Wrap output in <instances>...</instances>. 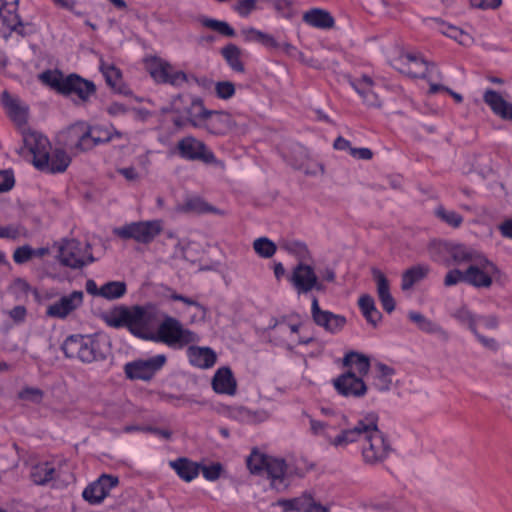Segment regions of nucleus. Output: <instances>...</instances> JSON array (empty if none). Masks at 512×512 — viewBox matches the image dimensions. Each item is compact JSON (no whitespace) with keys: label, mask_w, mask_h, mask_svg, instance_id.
Wrapping results in <instances>:
<instances>
[{"label":"nucleus","mask_w":512,"mask_h":512,"mask_svg":"<svg viewBox=\"0 0 512 512\" xmlns=\"http://www.w3.org/2000/svg\"><path fill=\"white\" fill-rule=\"evenodd\" d=\"M60 262L71 268H81L93 262L90 246L75 239H65L59 245Z\"/></svg>","instance_id":"9"},{"label":"nucleus","mask_w":512,"mask_h":512,"mask_svg":"<svg viewBox=\"0 0 512 512\" xmlns=\"http://www.w3.org/2000/svg\"><path fill=\"white\" fill-rule=\"evenodd\" d=\"M211 384L217 394L234 396L237 392V381L232 370L227 366L216 370Z\"/></svg>","instance_id":"26"},{"label":"nucleus","mask_w":512,"mask_h":512,"mask_svg":"<svg viewBox=\"0 0 512 512\" xmlns=\"http://www.w3.org/2000/svg\"><path fill=\"white\" fill-rule=\"evenodd\" d=\"M302 19L307 25L322 30L330 29L335 24L330 12L321 8H312L306 11Z\"/></svg>","instance_id":"34"},{"label":"nucleus","mask_w":512,"mask_h":512,"mask_svg":"<svg viewBox=\"0 0 512 512\" xmlns=\"http://www.w3.org/2000/svg\"><path fill=\"white\" fill-rule=\"evenodd\" d=\"M43 396V391L36 387H25L18 393L19 399L34 404H39Z\"/></svg>","instance_id":"52"},{"label":"nucleus","mask_w":512,"mask_h":512,"mask_svg":"<svg viewBox=\"0 0 512 512\" xmlns=\"http://www.w3.org/2000/svg\"><path fill=\"white\" fill-rule=\"evenodd\" d=\"M125 313H128V308H120L115 310L110 314V316L107 318V322L112 327H128V320L126 319Z\"/></svg>","instance_id":"56"},{"label":"nucleus","mask_w":512,"mask_h":512,"mask_svg":"<svg viewBox=\"0 0 512 512\" xmlns=\"http://www.w3.org/2000/svg\"><path fill=\"white\" fill-rule=\"evenodd\" d=\"M125 315L128 320V328L135 336L163 343L168 347L182 346L195 337L189 328H186L178 319L171 316H166L155 331L151 330L152 316L145 307L135 306L128 309V313H125Z\"/></svg>","instance_id":"1"},{"label":"nucleus","mask_w":512,"mask_h":512,"mask_svg":"<svg viewBox=\"0 0 512 512\" xmlns=\"http://www.w3.org/2000/svg\"><path fill=\"white\" fill-rule=\"evenodd\" d=\"M145 67L157 83L181 87L189 81V76L184 71L174 69L168 61L160 57L146 58Z\"/></svg>","instance_id":"8"},{"label":"nucleus","mask_w":512,"mask_h":512,"mask_svg":"<svg viewBox=\"0 0 512 512\" xmlns=\"http://www.w3.org/2000/svg\"><path fill=\"white\" fill-rule=\"evenodd\" d=\"M66 357L91 363L100 358L98 342L90 335H71L62 345Z\"/></svg>","instance_id":"7"},{"label":"nucleus","mask_w":512,"mask_h":512,"mask_svg":"<svg viewBox=\"0 0 512 512\" xmlns=\"http://www.w3.org/2000/svg\"><path fill=\"white\" fill-rule=\"evenodd\" d=\"M92 135L95 142L100 145L111 141L114 138H122L123 133L118 131L114 126L90 125Z\"/></svg>","instance_id":"41"},{"label":"nucleus","mask_w":512,"mask_h":512,"mask_svg":"<svg viewBox=\"0 0 512 512\" xmlns=\"http://www.w3.org/2000/svg\"><path fill=\"white\" fill-rule=\"evenodd\" d=\"M350 84L366 105L380 107L381 102L373 91L374 82L371 77L363 75L361 78L351 80Z\"/></svg>","instance_id":"29"},{"label":"nucleus","mask_w":512,"mask_h":512,"mask_svg":"<svg viewBox=\"0 0 512 512\" xmlns=\"http://www.w3.org/2000/svg\"><path fill=\"white\" fill-rule=\"evenodd\" d=\"M372 275L377 285V294L383 309L391 313L395 309V300L390 293V285L385 275L378 269L372 270Z\"/></svg>","instance_id":"32"},{"label":"nucleus","mask_w":512,"mask_h":512,"mask_svg":"<svg viewBox=\"0 0 512 512\" xmlns=\"http://www.w3.org/2000/svg\"><path fill=\"white\" fill-rule=\"evenodd\" d=\"M45 160L47 164L39 165L37 169L49 173H62L71 163V157L61 148L49 150V153L44 158V161Z\"/></svg>","instance_id":"28"},{"label":"nucleus","mask_w":512,"mask_h":512,"mask_svg":"<svg viewBox=\"0 0 512 512\" xmlns=\"http://www.w3.org/2000/svg\"><path fill=\"white\" fill-rule=\"evenodd\" d=\"M119 484L117 476L102 474L97 480L90 483L82 492V497L91 505L102 503L111 490Z\"/></svg>","instance_id":"15"},{"label":"nucleus","mask_w":512,"mask_h":512,"mask_svg":"<svg viewBox=\"0 0 512 512\" xmlns=\"http://www.w3.org/2000/svg\"><path fill=\"white\" fill-rule=\"evenodd\" d=\"M439 30L442 34L446 35L449 38L455 39L459 43L463 42V37L465 36L464 33L459 30L457 27L448 25L444 22L440 23Z\"/></svg>","instance_id":"60"},{"label":"nucleus","mask_w":512,"mask_h":512,"mask_svg":"<svg viewBox=\"0 0 512 512\" xmlns=\"http://www.w3.org/2000/svg\"><path fill=\"white\" fill-rule=\"evenodd\" d=\"M359 446L363 461L370 465L383 462L391 451L389 442L378 428V415L374 412L368 413L367 429Z\"/></svg>","instance_id":"3"},{"label":"nucleus","mask_w":512,"mask_h":512,"mask_svg":"<svg viewBox=\"0 0 512 512\" xmlns=\"http://www.w3.org/2000/svg\"><path fill=\"white\" fill-rule=\"evenodd\" d=\"M127 292L124 281H109L101 286V298L112 301L123 297Z\"/></svg>","instance_id":"43"},{"label":"nucleus","mask_w":512,"mask_h":512,"mask_svg":"<svg viewBox=\"0 0 512 512\" xmlns=\"http://www.w3.org/2000/svg\"><path fill=\"white\" fill-rule=\"evenodd\" d=\"M309 501V494L304 493L299 497L292 499H280L276 502V505L283 508L284 512H303L304 506Z\"/></svg>","instance_id":"49"},{"label":"nucleus","mask_w":512,"mask_h":512,"mask_svg":"<svg viewBox=\"0 0 512 512\" xmlns=\"http://www.w3.org/2000/svg\"><path fill=\"white\" fill-rule=\"evenodd\" d=\"M255 253L262 258H271L277 251L276 244L268 237H259L253 241Z\"/></svg>","instance_id":"48"},{"label":"nucleus","mask_w":512,"mask_h":512,"mask_svg":"<svg viewBox=\"0 0 512 512\" xmlns=\"http://www.w3.org/2000/svg\"><path fill=\"white\" fill-rule=\"evenodd\" d=\"M187 116L193 127L204 129L211 134H224L229 129L228 116L222 112L206 109L200 99L192 101L187 109Z\"/></svg>","instance_id":"4"},{"label":"nucleus","mask_w":512,"mask_h":512,"mask_svg":"<svg viewBox=\"0 0 512 512\" xmlns=\"http://www.w3.org/2000/svg\"><path fill=\"white\" fill-rule=\"evenodd\" d=\"M290 281L298 294H306L313 289H321L314 269L306 264H298L290 277Z\"/></svg>","instance_id":"19"},{"label":"nucleus","mask_w":512,"mask_h":512,"mask_svg":"<svg viewBox=\"0 0 512 512\" xmlns=\"http://www.w3.org/2000/svg\"><path fill=\"white\" fill-rule=\"evenodd\" d=\"M42 83L63 94L66 77L59 70H46L39 75Z\"/></svg>","instance_id":"44"},{"label":"nucleus","mask_w":512,"mask_h":512,"mask_svg":"<svg viewBox=\"0 0 512 512\" xmlns=\"http://www.w3.org/2000/svg\"><path fill=\"white\" fill-rule=\"evenodd\" d=\"M55 475V468L51 463L44 462L34 465L31 469V479L37 485H44L51 481Z\"/></svg>","instance_id":"40"},{"label":"nucleus","mask_w":512,"mask_h":512,"mask_svg":"<svg viewBox=\"0 0 512 512\" xmlns=\"http://www.w3.org/2000/svg\"><path fill=\"white\" fill-rule=\"evenodd\" d=\"M368 413L363 415L353 428L343 429L335 437H329V444L335 448H345L349 444L359 443L367 429Z\"/></svg>","instance_id":"21"},{"label":"nucleus","mask_w":512,"mask_h":512,"mask_svg":"<svg viewBox=\"0 0 512 512\" xmlns=\"http://www.w3.org/2000/svg\"><path fill=\"white\" fill-rule=\"evenodd\" d=\"M264 475L276 490H284L288 486V466L284 459L270 456L264 470Z\"/></svg>","instance_id":"22"},{"label":"nucleus","mask_w":512,"mask_h":512,"mask_svg":"<svg viewBox=\"0 0 512 512\" xmlns=\"http://www.w3.org/2000/svg\"><path fill=\"white\" fill-rule=\"evenodd\" d=\"M32 247L23 245L18 247L13 253V260L17 264H24L32 258Z\"/></svg>","instance_id":"59"},{"label":"nucleus","mask_w":512,"mask_h":512,"mask_svg":"<svg viewBox=\"0 0 512 512\" xmlns=\"http://www.w3.org/2000/svg\"><path fill=\"white\" fill-rule=\"evenodd\" d=\"M311 316L314 323L330 334L339 333L346 325V318L320 308L318 299L312 298Z\"/></svg>","instance_id":"16"},{"label":"nucleus","mask_w":512,"mask_h":512,"mask_svg":"<svg viewBox=\"0 0 512 512\" xmlns=\"http://www.w3.org/2000/svg\"><path fill=\"white\" fill-rule=\"evenodd\" d=\"M190 332L194 334V339L187 344L179 347H171L175 350H181L186 348V357L188 363L197 369L208 370L212 368L217 362V353L208 346H198L201 337L198 333L190 329Z\"/></svg>","instance_id":"10"},{"label":"nucleus","mask_w":512,"mask_h":512,"mask_svg":"<svg viewBox=\"0 0 512 512\" xmlns=\"http://www.w3.org/2000/svg\"><path fill=\"white\" fill-rule=\"evenodd\" d=\"M335 390L344 397L359 398L366 394L367 386L363 377L347 371L333 380Z\"/></svg>","instance_id":"18"},{"label":"nucleus","mask_w":512,"mask_h":512,"mask_svg":"<svg viewBox=\"0 0 512 512\" xmlns=\"http://www.w3.org/2000/svg\"><path fill=\"white\" fill-rule=\"evenodd\" d=\"M164 354H157L145 359H137L125 365V373L129 379L148 381L161 370L166 363Z\"/></svg>","instance_id":"13"},{"label":"nucleus","mask_w":512,"mask_h":512,"mask_svg":"<svg viewBox=\"0 0 512 512\" xmlns=\"http://www.w3.org/2000/svg\"><path fill=\"white\" fill-rule=\"evenodd\" d=\"M25 148L31 153L33 165L38 168L39 165L47 164L44 158L51 150L49 139L42 133L28 130L23 133Z\"/></svg>","instance_id":"17"},{"label":"nucleus","mask_w":512,"mask_h":512,"mask_svg":"<svg viewBox=\"0 0 512 512\" xmlns=\"http://www.w3.org/2000/svg\"><path fill=\"white\" fill-rule=\"evenodd\" d=\"M393 66L407 76L426 78L430 64L419 54L407 53L395 60Z\"/></svg>","instance_id":"20"},{"label":"nucleus","mask_w":512,"mask_h":512,"mask_svg":"<svg viewBox=\"0 0 512 512\" xmlns=\"http://www.w3.org/2000/svg\"><path fill=\"white\" fill-rule=\"evenodd\" d=\"M169 466L175 471L177 476L185 481L192 482L200 474L201 464L194 462L186 457H179L169 462Z\"/></svg>","instance_id":"30"},{"label":"nucleus","mask_w":512,"mask_h":512,"mask_svg":"<svg viewBox=\"0 0 512 512\" xmlns=\"http://www.w3.org/2000/svg\"><path fill=\"white\" fill-rule=\"evenodd\" d=\"M163 229L164 223L161 219H152L126 223L114 228L113 233L123 240L148 245L162 233Z\"/></svg>","instance_id":"5"},{"label":"nucleus","mask_w":512,"mask_h":512,"mask_svg":"<svg viewBox=\"0 0 512 512\" xmlns=\"http://www.w3.org/2000/svg\"><path fill=\"white\" fill-rule=\"evenodd\" d=\"M2 103L8 115L15 123L21 125L26 122L27 109L20 104L18 99L4 92L2 95Z\"/></svg>","instance_id":"37"},{"label":"nucleus","mask_w":512,"mask_h":512,"mask_svg":"<svg viewBox=\"0 0 512 512\" xmlns=\"http://www.w3.org/2000/svg\"><path fill=\"white\" fill-rule=\"evenodd\" d=\"M200 23L223 36L232 37L235 35L234 29L225 21L209 18V17H201Z\"/></svg>","instance_id":"47"},{"label":"nucleus","mask_w":512,"mask_h":512,"mask_svg":"<svg viewBox=\"0 0 512 512\" xmlns=\"http://www.w3.org/2000/svg\"><path fill=\"white\" fill-rule=\"evenodd\" d=\"M241 34L246 42L259 43L270 49H277L280 46L273 35L262 32L253 27L242 29Z\"/></svg>","instance_id":"38"},{"label":"nucleus","mask_w":512,"mask_h":512,"mask_svg":"<svg viewBox=\"0 0 512 512\" xmlns=\"http://www.w3.org/2000/svg\"><path fill=\"white\" fill-rule=\"evenodd\" d=\"M177 149L183 159L201 161L205 164H215L221 168L224 167L223 162L215 157L206 144L195 137L188 136L181 139L177 144Z\"/></svg>","instance_id":"12"},{"label":"nucleus","mask_w":512,"mask_h":512,"mask_svg":"<svg viewBox=\"0 0 512 512\" xmlns=\"http://www.w3.org/2000/svg\"><path fill=\"white\" fill-rule=\"evenodd\" d=\"M8 314L15 322H23L26 318L27 310L24 306L18 305L13 307Z\"/></svg>","instance_id":"64"},{"label":"nucleus","mask_w":512,"mask_h":512,"mask_svg":"<svg viewBox=\"0 0 512 512\" xmlns=\"http://www.w3.org/2000/svg\"><path fill=\"white\" fill-rule=\"evenodd\" d=\"M269 457V455H266L257 449H253L247 458V467L249 471L255 475H264V470Z\"/></svg>","instance_id":"46"},{"label":"nucleus","mask_w":512,"mask_h":512,"mask_svg":"<svg viewBox=\"0 0 512 512\" xmlns=\"http://www.w3.org/2000/svg\"><path fill=\"white\" fill-rule=\"evenodd\" d=\"M256 9V0H239L234 10L241 17H248Z\"/></svg>","instance_id":"57"},{"label":"nucleus","mask_w":512,"mask_h":512,"mask_svg":"<svg viewBox=\"0 0 512 512\" xmlns=\"http://www.w3.org/2000/svg\"><path fill=\"white\" fill-rule=\"evenodd\" d=\"M497 273L494 263L482 256L465 270L466 283L476 288H488Z\"/></svg>","instance_id":"14"},{"label":"nucleus","mask_w":512,"mask_h":512,"mask_svg":"<svg viewBox=\"0 0 512 512\" xmlns=\"http://www.w3.org/2000/svg\"><path fill=\"white\" fill-rule=\"evenodd\" d=\"M395 371L392 367L378 363L373 368V385L379 391H387L392 385Z\"/></svg>","instance_id":"36"},{"label":"nucleus","mask_w":512,"mask_h":512,"mask_svg":"<svg viewBox=\"0 0 512 512\" xmlns=\"http://www.w3.org/2000/svg\"><path fill=\"white\" fill-rule=\"evenodd\" d=\"M225 414L229 418L247 424L261 423L269 418V414L265 410L252 411L243 406L229 407Z\"/></svg>","instance_id":"31"},{"label":"nucleus","mask_w":512,"mask_h":512,"mask_svg":"<svg viewBox=\"0 0 512 512\" xmlns=\"http://www.w3.org/2000/svg\"><path fill=\"white\" fill-rule=\"evenodd\" d=\"M0 37L8 39L13 32L23 34L21 28L23 24L19 15L16 12V4H9L7 2L0 5Z\"/></svg>","instance_id":"23"},{"label":"nucleus","mask_w":512,"mask_h":512,"mask_svg":"<svg viewBox=\"0 0 512 512\" xmlns=\"http://www.w3.org/2000/svg\"><path fill=\"white\" fill-rule=\"evenodd\" d=\"M84 303V292L73 290L60 295L56 300L49 303L45 315L49 318L65 320L75 314Z\"/></svg>","instance_id":"11"},{"label":"nucleus","mask_w":512,"mask_h":512,"mask_svg":"<svg viewBox=\"0 0 512 512\" xmlns=\"http://www.w3.org/2000/svg\"><path fill=\"white\" fill-rule=\"evenodd\" d=\"M99 69L107 84L117 93L128 94L129 89L123 84L122 73L114 64L100 59Z\"/></svg>","instance_id":"33"},{"label":"nucleus","mask_w":512,"mask_h":512,"mask_svg":"<svg viewBox=\"0 0 512 512\" xmlns=\"http://www.w3.org/2000/svg\"><path fill=\"white\" fill-rule=\"evenodd\" d=\"M454 317L463 325H466L472 332L476 330V318L466 307H461L454 313Z\"/></svg>","instance_id":"54"},{"label":"nucleus","mask_w":512,"mask_h":512,"mask_svg":"<svg viewBox=\"0 0 512 512\" xmlns=\"http://www.w3.org/2000/svg\"><path fill=\"white\" fill-rule=\"evenodd\" d=\"M429 272L426 265H417L404 272L402 276L401 287L403 290H409L413 285L422 280Z\"/></svg>","instance_id":"42"},{"label":"nucleus","mask_w":512,"mask_h":512,"mask_svg":"<svg viewBox=\"0 0 512 512\" xmlns=\"http://www.w3.org/2000/svg\"><path fill=\"white\" fill-rule=\"evenodd\" d=\"M214 91L217 98L229 100L235 95L236 89L231 81H218L214 84Z\"/></svg>","instance_id":"50"},{"label":"nucleus","mask_w":512,"mask_h":512,"mask_svg":"<svg viewBox=\"0 0 512 512\" xmlns=\"http://www.w3.org/2000/svg\"><path fill=\"white\" fill-rule=\"evenodd\" d=\"M200 472L203 477L210 482L218 480L223 472V466L220 463H213L211 465H201Z\"/></svg>","instance_id":"55"},{"label":"nucleus","mask_w":512,"mask_h":512,"mask_svg":"<svg viewBox=\"0 0 512 512\" xmlns=\"http://www.w3.org/2000/svg\"><path fill=\"white\" fill-rule=\"evenodd\" d=\"M436 215L452 227H458L463 221L460 214L453 210H446L443 207L436 209Z\"/></svg>","instance_id":"53"},{"label":"nucleus","mask_w":512,"mask_h":512,"mask_svg":"<svg viewBox=\"0 0 512 512\" xmlns=\"http://www.w3.org/2000/svg\"><path fill=\"white\" fill-rule=\"evenodd\" d=\"M328 427H329V424L326 422L315 420V419L310 420V428H311V431L313 432V434H315L317 436L325 437L327 439V441L329 442V437H331V436L328 434Z\"/></svg>","instance_id":"63"},{"label":"nucleus","mask_w":512,"mask_h":512,"mask_svg":"<svg viewBox=\"0 0 512 512\" xmlns=\"http://www.w3.org/2000/svg\"><path fill=\"white\" fill-rule=\"evenodd\" d=\"M270 342L289 351L301 345H308L314 338L306 332L305 325L298 319L283 317L276 321L269 333Z\"/></svg>","instance_id":"2"},{"label":"nucleus","mask_w":512,"mask_h":512,"mask_svg":"<svg viewBox=\"0 0 512 512\" xmlns=\"http://www.w3.org/2000/svg\"><path fill=\"white\" fill-rule=\"evenodd\" d=\"M343 365L350 368L349 371L363 377L368 374L370 369V360L364 354L350 351L343 358Z\"/></svg>","instance_id":"35"},{"label":"nucleus","mask_w":512,"mask_h":512,"mask_svg":"<svg viewBox=\"0 0 512 512\" xmlns=\"http://www.w3.org/2000/svg\"><path fill=\"white\" fill-rule=\"evenodd\" d=\"M15 178L11 170H0V193L7 192L14 187Z\"/></svg>","instance_id":"58"},{"label":"nucleus","mask_w":512,"mask_h":512,"mask_svg":"<svg viewBox=\"0 0 512 512\" xmlns=\"http://www.w3.org/2000/svg\"><path fill=\"white\" fill-rule=\"evenodd\" d=\"M422 332L432 335H438L439 337H442L446 339L448 337L447 332L436 322L432 321L431 319H428L424 326L421 329Z\"/></svg>","instance_id":"62"},{"label":"nucleus","mask_w":512,"mask_h":512,"mask_svg":"<svg viewBox=\"0 0 512 512\" xmlns=\"http://www.w3.org/2000/svg\"><path fill=\"white\" fill-rule=\"evenodd\" d=\"M483 100L495 115L503 120H512V103L506 101L497 91L485 90Z\"/></svg>","instance_id":"27"},{"label":"nucleus","mask_w":512,"mask_h":512,"mask_svg":"<svg viewBox=\"0 0 512 512\" xmlns=\"http://www.w3.org/2000/svg\"><path fill=\"white\" fill-rule=\"evenodd\" d=\"M460 282L466 283V275L465 271H461L459 269L450 270L444 278L445 286H454Z\"/></svg>","instance_id":"61"},{"label":"nucleus","mask_w":512,"mask_h":512,"mask_svg":"<svg viewBox=\"0 0 512 512\" xmlns=\"http://www.w3.org/2000/svg\"><path fill=\"white\" fill-rule=\"evenodd\" d=\"M429 252L432 260L444 263L446 266H449L451 263L442 256V253H447L452 262L457 265L473 264L483 256L475 249L463 244L434 243L430 246Z\"/></svg>","instance_id":"6"},{"label":"nucleus","mask_w":512,"mask_h":512,"mask_svg":"<svg viewBox=\"0 0 512 512\" xmlns=\"http://www.w3.org/2000/svg\"><path fill=\"white\" fill-rule=\"evenodd\" d=\"M69 137L74 141V147L79 151H89L98 144L94 140V135L90 125L86 122H77L68 129Z\"/></svg>","instance_id":"24"},{"label":"nucleus","mask_w":512,"mask_h":512,"mask_svg":"<svg viewBox=\"0 0 512 512\" xmlns=\"http://www.w3.org/2000/svg\"><path fill=\"white\" fill-rule=\"evenodd\" d=\"M358 304L367 322L376 326L381 320L382 315L376 308L374 299L370 295L365 294L359 298Z\"/></svg>","instance_id":"39"},{"label":"nucleus","mask_w":512,"mask_h":512,"mask_svg":"<svg viewBox=\"0 0 512 512\" xmlns=\"http://www.w3.org/2000/svg\"><path fill=\"white\" fill-rule=\"evenodd\" d=\"M181 302L195 309V313L190 317L191 323H197L205 319L207 310L202 304L186 296H182Z\"/></svg>","instance_id":"51"},{"label":"nucleus","mask_w":512,"mask_h":512,"mask_svg":"<svg viewBox=\"0 0 512 512\" xmlns=\"http://www.w3.org/2000/svg\"><path fill=\"white\" fill-rule=\"evenodd\" d=\"M222 55L230 68L235 72H243L244 65L241 61V51L234 45L229 44L222 49Z\"/></svg>","instance_id":"45"},{"label":"nucleus","mask_w":512,"mask_h":512,"mask_svg":"<svg viewBox=\"0 0 512 512\" xmlns=\"http://www.w3.org/2000/svg\"><path fill=\"white\" fill-rule=\"evenodd\" d=\"M95 91L96 87L92 81L83 79L77 74L66 76L63 95L75 94L81 101L85 102L94 95Z\"/></svg>","instance_id":"25"}]
</instances>
